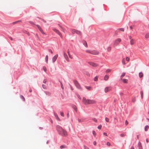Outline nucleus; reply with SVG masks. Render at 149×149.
I'll return each instance as SVG.
<instances>
[{"instance_id": "obj_14", "label": "nucleus", "mask_w": 149, "mask_h": 149, "mask_svg": "<svg viewBox=\"0 0 149 149\" xmlns=\"http://www.w3.org/2000/svg\"><path fill=\"white\" fill-rule=\"evenodd\" d=\"M64 56L65 58L66 59V60L68 61V56L67 54L65 53H64Z\"/></svg>"}, {"instance_id": "obj_55", "label": "nucleus", "mask_w": 149, "mask_h": 149, "mask_svg": "<svg viewBox=\"0 0 149 149\" xmlns=\"http://www.w3.org/2000/svg\"><path fill=\"white\" fill-rule=\"evenodd\" d=\"M136 101V99L135 98L133 99L132 100V101L133 102H134Z\"/></svg>"}, {"instance_id": "obj_8", "label": "nucleus", "mask_w": 149, "mask_h": 149, "mask_svg": "<svg viewBox=\"0 0 149 149\" xmlns=\"http://www.w3.org/2000/svg\"><path fill=\"white\" fill-rule=\"evenodd\" d=\"M99 54V52L97 51L93 50L91 51V54L93 55H98Z\"/></svg>"}, {"instance_id": "obj_16", "label": "nucleus", "mask_w": 149, "mask_h": 149, "mask_svg": "<svg viewBox=\"0 0 149 149\" xmlns=\"http://www.w3.org/2000/svg\"><path fill=\"white\" fill-rule=\"evenodd\" d=\"M83 45L85 46V47H88L87 44L86 42L85 41H84L83 42Z\"/></svg>"}, {"instance_id": "obj_56", "label": "nucleus", "mask_w": 149, "mask_h": 149, "mask_svg": "<svg viewBox=\"0 0 149 149\" xmlns=\"http://www.w3.org/2000/svg\"><path fill=\"white\" fill-rule=\"evenodd\" d=\"M9 38L11 40H13V39L11 37H10V36L9 37Z\"/></svg>"}, {"instance_id": "obj_62", "label": "nucleus", "mask_w": 149, "mask_h": 149, "mask_svg": "<svg viewBox=\"0 0 149 149\" xmlns=\"http://www.w3.org/2000/svg\"><path fill=\"white\" fill-rule=\"evenodd\" d=\"M86 75L88 76H90V74L89 73H87V74H86Z\"/></svg>"}, {"instance_id": "obj_54", "label": "nucleus", "mask_w": 149, "mask_h": 149, "mask_svg": "<svg viewBox=\"0 0 149 149\" xmlns=\"http://www.w3.org/2000/svg\"><path fill=\"white\" fill-rule=\"evenodd\" d=\"M107 145L109 146L110 145V143H109V142H107Z\"/></svg>"}, {"instance_id": "obj_21", "label": "nucleus", "mask_w": 149, "mask_h": 149, "mask_svg": "<svg viewBox=\"0 0 149 149\" xmlns=\"http://www.w3.org/2000/svg\"><path fill=\"white\" fill-rule=\"evenodd\" d=\"M139 77L140 78H141L143 76V74L142 72H140L139 74Z\"/></svg>"}, {"instance_id": "obj_63", "label": "nucleus", "mask_w": 149, "mask_h": 149, "mask_svg": "<svg viewBox=\"0 0 149 149\" xmlns=\"http://www.w3.org/2000/svg\"><path fill=\"white\" fill-rule=\"evenodd\" d=\"M130 149H134V146H132L131 147Z\"/></svg>"}, {"instance_id": "obj_6", "label": "nucleus", "mask_w": 149, "mask_h": 149, "mask_svg": "<svg viewBox=\"0 0 149 149\" xmlns=\"http://www.w3.org/2000/svg\"><path fill=\"white\" fill-rule=\"evenodd\" d=\"M58 56V55L56 54L53 57L52 60L53 63H54L56 61Z\"/></svg>"}, {"instance_id": "obj_52", "label": "nucleus", "mask_w": 149, "mask_h": 149, "mask_svg": "<svg viewBox=\"0 0 149 149\" xmlns=\"http://www.w3.org/2000/svg\"><path fill=\"white\" fill-rule=\"evenodd\" d=\"M47 80L46 79H44L43 81L44 83H45L47 82Z\"/></svg>"}, {"instance_id": "obj_10", "label": "nucleus", "mask_w": 149, "mask_h": 149, "mask_svg": "<svg viewBox=\"0 0 149 149\" xmlns=\"http://www.w3.org/2000/svg\"><path fill=\"white\" fill-rule=\"evenodd\" d=\"M120 31H124V29L123 28H121L118 29L116 31L115 34L117 35L116 32H118Z\"/></svg>"}, {"instance_id": "obj_61", "label": "nucleus", "mask_w": 149, "mask_h": 149, "mask_svg": "<svg viewBox=\"0 0 149 149\" xmlns=\"http://www.w3.org/2000/svg\"><path fill=\"white\" fill-rule=\"evenodd\" d=\"M78 121L79 122H82V121L80 119H78Z\"/></svg>"}, {"instance_id": "obj_39", "label": "nucleus", "mask_w": 149, "mask_h": 149, "mask_svg": "<svg viewBox=\"0 0 149 149\" xmlns=\"http://www.w3.org/2000/svg\"><path fill=\"white\" fill-rule=\"evenodd\" d=\"M102 125H100L98 126V127L97 128L99 129H101L102 128Z\"/></svg>"}, {"instance_id": "obj_27", "label": "nucleus", "mask_w": 149, "mask_h": 149, "mask_svg": "<svg viewBox=\"0 0 149 149\" xmlns=\"http://www.w3.org/2000/svg\"><path fill=\"white\" fill-rule=\"evenodd\" d=\"M149 33H147L145 36V37L146 38H149Z\"/></svg>"}, {"instance_id": "obj_1", "label": "nucleus", "mask_w": 149, "mask_h": 149, "mask_svg": "<svg viewBox=\"0 0 149 149\" xmlns=\"http://www.w3.org/2000/svg\"><path fill=\"white\" fill-rule=\"evenodd\" d=\"M56 129L59 134L64 136H67L68 134L67 132L63 129L61 126L58 125H57Z\"/></svg>"}, {"instance_id": "obj_12", "label": "nucleus", "mask_w": 149, "mask_h": 149, "mask_svg": "<svg viewBox=\"0 0 149 149\" xmlns=\"http://www.w3.org/2000/svg\"><path fill=\"white\" fill-rule=\"evenodd\" d=\"M138 147L139 149H143V147L141 142H139L138 143Z\"/></svg>"}, {"instance_id": "obj_25", "label": "nucleus", "mask_w": 149, "mask_h": 149, "mask_svg": "<svg viewBox=\"0 0 149 149\" xmlns=\"http://www.w3.org/2000/svg\"><path fill=\"white\" fill-rule=\"evenodd\" d=\"M77 30L75 29H72V33L73 34H74L75 33H76V32L77 31Z\"/></svg>"}, {"instance_id": "obj_49", "label": "nucleus", "mask_w": 149, "mask_h": 149, "mask_svg": "<svg viewBox=\"0 0 149 149\" xmlns=\"http://www.w3.org/2000/svg\"><path fill=\"white\" fill-rule=\"evenodd\" d=\"M61 88H62V89H64V87H63V84H62V83H61Z\"/></svg>"}, {"instance_id": "obj_30", "label": "nucleus", "mask_w": 149, "mask_h": 149, "mask_svg": "<svg viewBox=\"0 0 149 149\" xmlns=\"http://www.w3.org/2000/svg\"><path fill=\"white\" fill-rule=\"evenodd\" d=\"M92 119L93 121H95V122L97 123V120L96 118H92Z\"/></svg>"}, {"instance_id": "obj_40", "label": "nucleus", "mask_w": 149, "mask_h": 149, "mask_svg": "<svg viewBox=\"0 0 149 149\" xmlns=\"http://www.w3.org/2000/svg\"><path fill=\"white\" fill-rule=\"evenodd\" d=\"M122 62L123 64H125V59H123Z\"/></svg>"}, {"instance_id": "obj_34", "label": "nucleus", "mask_w": 149, "mask_h": 149, "mask_svg": "<svg viewBox=\"0 0 149 149\" xmlns=\"http://www.w3.org/2000/svg\"><path fill=\"white\" fill-rule=\"evenodd\" d=\"M141 95V97L142 98H143V93L142 91H141L140 92Z\"/></svg>"}, {"instance_id": "obj_4", "label": "nucleus", "mask_w": 149, "mask_h": 149, "mask_svg": "<svg viewBox=\"0 0 149 149\" xmlns=\"http://www.w3.org/2000/svg\"><path fill=\"white\" fill-rule=\"evenodd\" d=\"M36 26H37L38 28V29L40 31V32L43 34L45 35H46V33H44L41 27L38 24H36Z\"/></svg>"}, {"instance_id": "obj_35", "label": "nucleus", "mask_w": 149, "mask_h": 149, "mask_svg": "<svg viewBox=\"0 0 149 149\" xmlns=\"http://www.w3.org/2000/svg\"><path fill=\"white\" fill-rule=\"evenodd\" d=\"M73 107V108L74 109V110L76 111H77V107L76 106H74Z\"/></svg>"}, {"instance_id": "obj_50", "label": "nucleus", "mask_w": 149, "mask_h": 149, "mask_svg": "<svg viewBox=\"0 0 149 149\" xmlns=\"http://www.w3.org/2000/svg\"><path fill=\"white\" fill-rule=\"evenodd\" d=\"M128 124V122H127V120H126L125 121V124L127 125Z\"/></svg>"}, {"instance_id": "obj_5", "label": "nucleus", "mask_w": 149, "mask_h": 149, "mask_svg": "<svg viewBox=\"0 0 149 149\" xmlns=\"http://www.w3.org/2000/svg\"><path fill=\"white\" fill-rule=\"evenodd\" d=\"M89 104H95L96 103V101L93 100L89 99Z\"/></svg>"}, {"instance_id": "obj_28", "label": "nucleus", "mask_w": 149, "mask_h": 149, "mask_svg": "<svg viewBox=\"0 0 149 149\" xmlns=\"http://www.w3.org/2000/svg\"><path fill=\"white\" fill-rule=\"evenodd\" d=\"M98 76H96L94 78V80L95 81H97L98 80Z\"/></svg>"}, {"instance_id": "obj_3", "label": "nucleus", "mask_w": 149, "mask_h": 149, "mask_svg": "<svg viewBox=\"0 0 149 149\" xmlns=\"http://www.w3.org/2000/svg\"><path fill=\"white\" fill-rule=\"evenodd\" d=\"M53 30L54 32H56L59 35L61 38H63V36L62 35L58 30H57L56 29H54Z\"/></svg>"}, {"instance_id": "obj_43", "label": "nucleus", "mask_w": 149, "mask_h": 149, "mask_svg": "<svg viewBox=\"0 0 149 149\" xmlns=\"http://www.w3.org/2000/svg\"><path fill=\"white\" fill-rule=\"evenodd\" d=\"M60 115H61V116H64V113H63V112H60Z\"/></svg>"}, {"instance_id": "obj_19", "label": "nucleus", "mask_w": 149, "mask_h": 149, "mask_svg": "<svg viewBox=\"0 0 149 149\" xmlns=\"http://www.w3.org/2000/svg\"><path fill=\"white\" fill-rule=\"evenodd\" d=\"M76 33L79 35H81V31L77 30V31L76 32Z\"/></svg>"}, {"instance_id": "obj_33", "label": "nucleus", "mask_w": 149, "mask_h": 149, "mask_svg": "<svg viewBox=\"0 0 149 149\" xmlns=\"http://www.w3.org/2000/svg\"><path fill=\"white\" fill-rule=\"evenodd\" d=\"M20 97L24 101L25 100V98L22 95H20Z\"/></svg>"}, {"instance_id": "obj_42", "label": "nucleus", "mask_w": 149, "mask_h": 149, "mask_svg": "<svg viewBox=\"0 0 149 149\" xmlns=\"http://www.w3.org/2000/svg\"><path fill=\"white\" fill-rule=\"evenodd\" d=\"M126 60L127 62H128L130 60V58L128 57H126Z\"/></svg>"}, {"instance_id": "obj_58", "label": "nucleus", "mask_w": 149, "mask_h": 149, "mask_svg": "<svg viewBox=\"0 0 149 149\" xmlns=\"http://www.w3.org/2000/svg\"><path fill=\"white\" fill-rule=\"evenodd\" d=\"M93 143L94 145H95L96 144V142L95 141H94L93 142Z\"/></svg>"}, {"instance_id": "obj_11", "label": "nucleus", "mask_w": 149, "mask_h": 149, "mask_svg": "<svg viewBox=\"0 0 149 149\" xmlns=\"http://www.w3.org/2000/svg\"><path fill=\"white\" fill-rule=\"evenodd\" d=\"M74 82L75 84V85L78 88H79V84L78 82L76 80H74Z\"/></svg>"}, {"instance_id": "obj_32", "label": "nucleus", "mask_w": 149, "mask_h": 149, "mask_svg": "<svg viewBox=\"0 0 149 149\" xmlns=\"http://www.w3.org/2000/svg\"><path fill=\"white\" fill-rule=\"evenodd\" d=\"M42 88L45 89H46L47 88V87L46 85L44 84H43L42 85Z\"/></svg>"}, {"instance_id": "obj_24", "label": "nucleus", "mask_w": 149, "mask_h": 149, "mask_svg": "<svg viewBox=\"0 0 149 149\" xmlns=\"http://www.w3.org/2000/svg\"><path fill=\"white\" fill-rule=\"evenodd\" d=\"M111 49V47L110 46L107 49V50L108 52H110Z\"/></svg>"}, {"instance_id": "obj_15", "label": "nucleus", "mask_w": 149, "mask_h": 149, "mask_svg": "<svg viewBox=\"0 0 149 149\" xmlns=\"http://www.w3.org/2000/svg\"><path fill=\"white\" fill-rule=\"evenodd\" d=\"M134 40L133 39H132L130 41V44L131 45H133L134 44Z\"/></svg>"}, {"instance_id": "obj_51", "label": "nucleus", "mask_w": 149, "mask_h": 149, "mask_svg": "<svg viewBox=\"0 0 149 149\" xmlns=\"http://www.w3.org/2000/svg\"><path fill=\"white\" fill-rule=\"evenodd\" d=\"M86 88L88 89V90H90L91 88V87H87V86H86Z\"/></svg>"}, {"instance_id": "obj_47", "label": "nucleus", "mask_w": 149, "mask_h": 149, "mask_svg": "<svg viewBox=\"0 0 149 149\" xmlns=\"http://www.w3.org/2000/svg\"><path fill=\"white\" fill-rule=\"evenodd\" d=\"M46 68L45 67H43V70L45 71H46Z\"/></svg>"}, {"instance_id": "obj_64", "label": "nucleus", "mask_w": 149, "mask_h": 149, "mask_svg": "<svg viewBox=\"0 0 149 149\" xmlns=\"http://www.w3.org/2000/svg\"><path fill=\"white\" fill-rule=\"evenodd\" d=\"M146 142L147 143H148L149 142V140L148 139H146Z\"/></svg>"}, {"instance_id": "obj_17", "label": "nucleus", "mask_w": 149, "mask_h": 149, "mask_svg": "<svg viewBox=\"0 0 149 149\" xmlns=\"http://www.w3.org/2000/svg\"><path fill=\"white\" fill-rule=\"evenodd\" d=\"M54 115H55V117L56 118V119L58 120L59 121L60 120V119L59 118H58V115H57V114L55 113H54Z\"/></svg>"}, {"instance_id": "obj_31", "label": "nucleus", "mask_w": 149, "mask_h": 149, "mask_svg": "<svg viewBox=\"0 0 149 149\" xmlns=\"http://www.w3.org/2000/svg\"><path fill=\"white\" fill-rule=\"evenodd\" d=\"M125 73H123L122 74V75L121 76V77H120L121 79H122V78L125 75Z\"/></svg>"}, {"instance_id": "obj_45", "label": "nucleus", "mask_w": 149, "mask_h": 149, "mask_svg": "<svg viewBox=\"0 0 149 149\" xmlns=\"http://www.w3.org/2000/svg\"><path fill=\"white\" fill-rule=\"evenodd\" d=\"M65 148V146H63V145H62V146H61L60 147V148L61 149H62L63 148Z\"/></svg>"}, {"instance_id": "obj_59", "label": "nucleus", "mask_w": 149, "mask_h": 149, "mask_svg": "<svg viewBox=\"0 0 149 149\" xmlns=\"http://www.w3.org/2000/svg\"><path fill=\"white\" fill-rule=\"evenodd\" d=\"M103 135H104L106 136H107V134L106 132H104L103 133Z\"/></svg>"}, {"instance_id": "obj_44", "label": "nucleus", "mask_w": 149, "mask_h": 149, "mask_svg": "<svg viewBox=\"0 0 149 149\" xmlns=\"http://www.w3.org/2000/svg\"><path fill=\"white\" fill-rule=\"evenodd\" d=\"M48 50L49 52H50L52 54L53 53V52L51 49H48Z\"/></svg>"}, {"instance_id": "obj_41", "label": "nucleus", "mask_w": 149, "mask_h": 149, "mask_svg": "<svg viewBox=\"0 0 149 149\" xmlns=\"http://www.w3.org/2000/svg\"><path fill=\"white\" fill-rule=\"evenodd\" d=\"M105 120L107 122H109V119L107 118H105Z\"/></svg>"}, {"instance_id": "obj_26", "label": "nucleus", "mask_w": 149, "mask_h": 149, "mask_svg": "<svg viewBox=\"0 0 149 149\" xmlns=\"http://www.w3.org/2000/svg\"><path fill=\"white\" fill-rule=\"evenodd\" d=\"M29 23L33 25H35V23L32 21H29Z\"/></svg>"}, {"instance_id": "obj_2", "label": "nucleus", "mask_w": 149, "mask_h": 149, "mask_svg": "<svg viewBox=\"0 0 149 149\" xmlns=\"http://www.w3.org/2000/svg\"><path fill=\"white\" fill-rule=\"evenodd\" d=\"M89 100L86 99V98L84 97L82 99V102L85 105L89 104Z\"/></svg>"}, {"instance_id": "obj_46", "label": "nucleus", "mask_w": 149, "mask_h": 149, "mask_svg": "<svg viewBox=\"0 0 149 149\" xmlns=\"http://www.w3.org/2000/svg\"><path fill=\"white\" fill-rule=\"evenodd\" d=\"M111 71V70L110 69H108L106 71V72L107 73H108L110 72Z\"/></svg>"}, {"instance_id": "obj_23", "label": "nucleus", "mask_w": 149, "mask_h": 149, "mask_svg": "<svg viewBox=\"0 0 149 149\" xmlns=\"http://www.w3.org/2000/svg\"><path fill=\"white\" fill-rule=\"evenodd\" d=\"M45 93L46 94V95H51V93L48 91H45Z\"/></svg>"}, {"instance_id": "obj_38", "label": "nucleus", "mask_w": 149, "mask_h": 149, "mask_svg": "<svg viewBox=\"0 0 149 149\" xmlns=\"http://www.w3.org/2000/svg\"><path fill=\"white\" fill-rule=\"evenodd\" d=\"M86 52H87L88 53L91 54V51L90 50H86Z\"/></svg>"}, {"instance_id": "obj_53", "label": "nucleus", "mask_w": 149, "mask_h": 149, "mask_svg": "<svg viewBox=\"0 0 149 149\" xmlns=\"http://www.w3.org/2000/svg\"><path fill=\"white\" fill-rule=\"evenodd\" d=\"M93 134L94 135H95V134H96V133H95V132L94 131H93Z\"/></svg>"}, {"instance_id": "obj_9", "label": "nucleus", "mask_w": 149, "mask_h": 149, "mask_svg": "<svg viewBox=\"0 0 149 149\" xmlns=\"http://www.w3.org/2000/svg\"><path fill=\"white\" fill-rule=\"evenodd\" d=\"M121 41V39L120 38H118L114 42V44H117L119 43Z\"/></svg>"}, {"instance_id": "obj_18", "label": "nucleus", "mask_w": 149, "mask_h": 149, "mask_svg": "<svg viewBox=\"0 0 149 149\" xmlns=\"http://www.w3.org/2000/svg\"><path fill=\"white\" fill-rule=\"evenodd\" d=\"M149 128V126L148 125H146L145 126V130L146 131H148V129Z\"/></svg>"}, {"instance_id": "obj_20", "label": "nucleus", "mask_w": 149, "mask_h": 149, "mask_svg": "<svg viewBox=\"0 0 149 149\" xmlns=\"http://www.w3.org/2000/svg\"><path fill=\"white\" fill-rule=\"evenodd\" d=\"M109 76L107 75H106L104 77V80L106 81L108 79Z\"/></svg>"}, {"instance_id": "obj_22", "label": "nucleus", "mask_w": 149, "mask_h": 149, "mask_svg": "<svg viewBox=\"0 0 149 149\" xmlns=\"http://www.w3.org/2000/svg\"><path fill=\"white\" fill-rule=\"evenodd\" d=\"M48 56L47 55L45 57V60L47 63V62H48Z\"/></svg>"}, {"instance_id": "obj_48", "label": "nucleus", "mask_w": 149, "mask_h": 149, "mask_svg": "<svg viewBox=\"0 0 149 149\" xmlns=\"http://www.w3.org/2000/svg\"><path fill=\"white\" fill-rule=\"evenodd\" d=\"M38 18H39L40 19L42 20L44 22H46V21H45V20H44V19H42V18H40L39 17H38Z\"/></svg>"}, {"instance_id": "obj_36", "label": "nucleus", "mask_w": 149, "mask_h": 149, "mask_svg": "<svg viewBox=\"0 0 149 149\" xmlns=\"http://www.w3.org/2000/svg\"><path fill=\"white\" fill-rule=\"evenodd\" d=\"M68 54L69 56V57L71 58H72V57H71V56L70 55V53H69V52H68Z\"/></svg>"}, {"instance_id": "obj_37", "label": "nucleus", "mask_w": 149, "mask_h": 149, "mask_svg": "<svg viewBox=\"0 0 149 149\" xmlns=\"http://www.w3.org/2000/svg\"><path fill=\"white\" fill-rule=\"evenodd\" d=\"M120 136L121 137H124V136H125V134H124L122 133L120 134Z\"/></svg>"}, {"instance_id": "obj_7", "label": "nucleus", "mask_w": 149, "mask_h": 149, "mask_svg": "<svg viewBox=\"0 0 149 149\" xmlns=\"http://www.w3.org/2000/svg\"><path fill=\"white\" fill-rule=\"evenodd\" d=\"M111 90V88L110 87H106L104 89V92L105 93H107L110 91Z\"/></svg>"}, {"instance_id": "obj_60", "label": "nucleus", "mask_w": 149, "mask_h": 149, "mask_svg": "<svg viewBox=\"0 0 149 149\" xmlns=\"http://www.w3.org/2000/svg\"><path fill=\"white\" fill-rule=\"evenodd\" d=\"M17 23V22L16 21H15V22H13V24H15L16 23Z\"/></svg>"}, {"instance_id": "obj_29", "label": "nucleus", "mask_w": 149, "mask_h": 149, "mask_svg": "<svg viewBox=\"0 0 149 149\" xmlns=\"http://www.w3.org/2000/svg\"><path fill=\"white\" fill-rule=\"evenodd\" d=\"M122 80L124 83H127V79H122Z\"/></svg>"}, {"instance_id": "obj_57", "label": "nucleus", "mask_w": 149, "mask_h": 149, "mask_svg": "<svg viewBox=\"0 0 149 149\" xmlns=\"http://www.w3.org/2000/svg\"><path fill=\"white\" fill-rule=\"evenodd\" d=\"M128 37H129V38L131 40V39H132V37L131 36H128Z\"/></svg>"}, {"instance_id": "obj_13", "label": "nucleus", "mask_w": 149, "mask_h": 149, "mask_svg": "<svg viewBox=\"0 0 149 149\" xmlns=\"http://www.w3.org/2000/svg\"><path fill=\"white\" fill-rule=\"evenodd\" d=\"M89 64L90 65H97L94 63L92 62H88Z\"/></svg>"}]
</instances>
